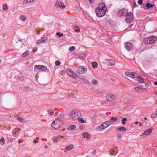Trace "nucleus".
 I'll use <instances>...</instances> for the list:
<instances>
[{
    "instance_id": "f257e3e1",
    "label": "nucleus",
    "mask_w": 157,
    "mask_h": 157,
    "mask_svg": "<svg viewBox=\"0 0 157 157\" xmlns=\"http://www.w3.org/2000/svg\"><path fill=\"white\" fill-rule=\"evenodd\" d=\"M106 9V8L104 4L102 3L100 4L98 9L95 10L96 15L100 17L103 16L105 13Z\"/></svg>"
},
{
    "instance_id": "f03ea898",
    "label": "nucleus",
    "mask_w": 157,
    "mask_h": 157,
    "mask_svg": "<svg viewBox=\"0 0 157 157\" xmlns=\"http://www.w3.org/2000/svg\"><path fill=\"white\" fill-rule=\"evenodd\" d=\"M63 121L59 118L56 119L52 123V126L54 128H57L63 125Z\"/></svg>"
},
{
    "instance_id": "7ed1b4c3",
    "label": "nucleus",
    "mask_w": 157,
    "mask_h": 157,
    "mask_svg": "<svg viewBox=\"0 0 157 157\" xmlns=\"http://www.w3.org/2000/svg\"><path fill=\"white\" fill-rule=\"evenodd\" d=\"M80 113L77 110H74L71 112L70 114V117L73 120H77L81 117Z\"/></svg>"
},
{
    "instance_id": "20e7f679",
    "label": "nucleus",
    "mask_w": 157,
    "mask_h": 157,
    "mask_svg": "<svg viewBox=\"0 0 157 157\" xmlns=\"http://www.w3.org/2000/svg\"><path fill=\"white\" fill-rule=\"evenodd\" d=\"M157 38L154 36H151L144 40V42L145 43L151 44L155 42L157 40Z\"/></svg>"
},
{
    "instance_id": "39448f33",
    "label": "nucleus",
    "mask_w": 157,
    "mask_h": 157,
    "mask_svg": "<svg viewBox=\"0 0 157 157\" xmlns=\"http://www.w3.org/2000/svg\"><path fill=\"white\" fill-rule=\"evenodd\" d=\"M111 124L110 121H107L102 123L99 126L97 127V129L98 131H101L107 128Z\"/></svg>"
},
{
    "instance_id": "423d86ee",
    "label": "nucleus",
    "mask_w": 157,
    "mask_h": 157,
    "mask_svg": "<svg viewBox=\"0 0 157 157\" xmlns=\"http://www.w3.org/2000/svg\"><path fill=\"white\" fill-rule=\"evenodd\" d=\"M125 16V20L127 23H130L133 19V16L132 13L131 12H126Z\"/></svg>"
},
{
    "instance_id": "0eeeda50",
    "label": "nucleus",
    "mask_w": 157,
    "mask_h": 157,
    "mask_svg": "<svg viewBox=\"0 0 157 157\" xmlns=\"http://www.w3.org/2000/svg\"><path fill=\"white\" fill-rule=\"evenodd\" d=\"M77 70L79 74H83L86 73L87 69L85 66H80L77 68Z\"/></svg>"
},
{
    "instance_id": "6e6552de",
    "label": "nucleus",
    "mask_w": 157,
    "mask_h": 157,
    "mask_svg": "<svg viewBox=\"0 0 157 157\" xmlns=\"http://www.w3.org/2000/svg\"><path fill=\"white\" fill-rule=\"evenodd\" d=\"M106 98L107 99V101L110 102L113 101L115 100V96L111 94L106 95Z\"/></svg>"
},
{
    "instance_id": "1a4fd4ad",
    "label": "nucleus",
    "mask_w": 157,
    "mask_h": 157,
    "mask_svg": "<svg viewBox=\"0 0 157 157\" xmlns=\"http://www.w3.org/2000/svg\"><path fill=\"white\" fill-rule=\"evenodd\" d=\"M124 45L125 49L129 51L132 50V44L131 43L127 42L126 43H124Z\"/></svg>"
},
{
    "instance_id": "9d476101",
    "label": "nucleus",
    "mask_w": 157,
    "mask_h": 157,
    "mask_svg": "<svg viewBox=\"0 0 157 157\" xmlns=\"http://www.w3.org/2000/svg\"><path fill=\"white\" fill-rule=\"evenodd\" d=\"M66 71L67 74L69 76H72L73 78H77V75L71 69H68Z\"/></svg>"
},
{
    "instance_id": "9b49d317",
    "label": "nucleus",
    "mask_w": 157,
    "mask_h": 157,
    "mask_svg": "<svg viewBox=\"0 0 157 157\" xmlns=\"http://www.w3.org/2000/svg\"><path fill=\"white\" fill-rule=\"evenodd\" d=\"M125 74L126 75L132 78H135L136 76V74L135 72H130L127 71L125 72Z\"/></svg>"
},
{
    "instance_id": "f8f14e48",
    "label": "nucleus",
    "mask_w": 157,
    "mask_h": 157,
    "mask_svg": "<svg viewBox=\"0 0 157 157\" xmlns=\"http://www.w3.org/2000/svg\"><path fill=\"white\" fill-rule=\"evenodd\" d=\"M35 67L38 70H40L41 71H45L47 69V68L46 67L43 65H37L35 66Z\"/></svg>"
},
{
    "instance_id": "ddd939ff",
    "label": "nucleus",
    "mask_w": 157,
    "mask_h": 157,
    "mask_svg": "<svg viewBox=\"0 0 157 157\" xmlns=\"http://www.w3.org/2000/svg\"><path fill=\"white\" fill-rule=\"evenodd\" d=\"M127 11L124 9H122V10H120L118 12V15L120 16H123L125 15L126 14V12H127Z\"/></svg>"
},
{
    "instance_id": "4468645a",
    "label": "nucleus",
    "mask_w": 157,
    "mask_h": 157,
    "mask_svg": "<svg viewBox=\"0 0 157 157\" xmlns=\"http://www.w3.org/2000/svg\"><path fill=\"white\" fill-rule=\"evenodd\" d=\"M139 86L143 89H145L149 87V85L146 84L144 82H140L139 84Z\"/></svg>"
},
{
    "instance_id": "2eb2a0df",
    "label": "nucleus",
    "mask_w": 157,
    "mask_h": 157,
    "mask_svg": "<svg viewBox=\"0 0 157 157\" xmlns=\"http://www.w3.org/2000/svg\"><path fill=\"white\" fill-rule=\"evenodd\" d=\"M55 5L57 7H59L61 9H63L64 8V4L60 2H57L55 4Z\"/></svg>"
},
{
    "instance_id": "dca6fc26",
    "label": "nucleus",
    "mask_w": 157,
    "mask_h": 157,
    "mask_svg": "<svg viewBox=\"0 0 157 157\" xmlns=\"http://www.w3.org/2000/svg\"><path fill=\"white\" fill-rule=\"evenodd\" d=\"M46 37H42L40 39L38 40L36 43L37 44H40L41 43H43L46 41Z\"/></svg>"
},
{
    "instance_id": "f3484780",
    "label": "nucleus",
    "mask_w": 157,
    "mask_h": 157,
    "mask_svg": "<svg viewBox=\"0 0 157 157\" xmlns=\"http://www.w3.org/2000/svg\"><path fill=\"white\" fill-rule=\"evenodd\" d=\"M152 129L151 128H149L146 130L143 134L145 135H149L151 132H152Z\"/></svg>"
},
{
    "instance_id": "a211bd4d",
    "label": "nucleus",
    "mask_w": 157,
    "mask_h": 157,
    "mask_svg": "<svg viewBox=\"0 0 157 157\" xmlns=\"http://www.w3.org/2000/svg\"><path fill=\"white\" fill-rule=\"evenodd\" d=\"M126 128L124 127H118L116 129V131L117 132L118 131H126Z\"/></svg>"
},
{
    "instance_id": "6ab92c4d",
    "label": "nucleus",
    "mask_w": 157,
    "mask_h": 157,
    "mask_svg": "<svg viewBox=\"0 0 157 157\" xmlns=\"http://www.w3.org/2000/svg\"><path fill=\"white\" fill-rule=\"evenodd\" d=\"M107 63L111 66L114 65L115 64V63L113 60L108 59L107 61Z\"/></svg>"
},
{
    "instance_id": "aec40b11",
    "label": "nucleus",
    "mask_w": 157,
    "mask_h": 157,
    "mask_svg": "<svg viewBox=\"0 0 157 157\" xmlns=\"http://www.w3.org/2000/svg\"><path fill=\"white\" fill-rule=\"evenodd\" d=\"M60 137L63 138V137H61L60 136H58L55 137L53 139V142H54V143H57L58 142V140L60 139Z\"/></svg>"
},
{
    "instance_id": "412c9836",
    "label": "nucleus",
    "mask_w": 157,
    "mask_h": 157,
    "mask_svg": "<svg viewBox=\"0 0 157 157\" xmlns=\"http://www.w3.org/2000/svg\"><path fill=\"white\" fill-rule=\"evenodd\" d=\"M157 117V109L154 113H152L151 115V117L152 118Z\"/></svg>"
},
{
    "instance_id": "4be33fe9",
    "label": "nucleus",
    "mask_w": 157,
    "mask_h": 157,
    "mask_svg": "<svg viewBox=\"0 0 157 157\" xmlns=\"http://www.w3.org/2000/svg\"><path fill=\"white\" fill-rule=\"evenodd\" d=\"M136 80H137L139 81H140V82H144V79L141 77L140 76H137L136 77Z\"/></svg>"
},
{
    "instance_id": "5701e85b",
    "label": "nucleus",
    "mask_w": 157,
    "mask_h": 157,
    "mask_svg": "<svg viewBox=\"0 0 157 157\" xmlns=\"http://www.w3.org/2000/svg\"><path fill=\"white\" fill-rule=\"evenodd\" d=\"M146 8L147 10H149V9L153 7V6L152 4L147 3L146 4Z\"/></svg>"
},
{
    "instance_id": "b1692460",
    "label": "nucleus",
    "mask_w": 157,
    "mask_h": 157,
    "mask_svg": "<svg viewBox=\"0 0 157 157\" xmlns=\"http://www.w3.org/2000/svg\"><path fill=\"white\" fill-rule=\"evenodd\" d=\"M73 147V145L71 144H70L68 146H67L66 147V150L67 151H70Z\"/></svg>"
},
{
    "instance_id": "393cba45",
    "label": "nucleus",
    "mask_w": 157,
    "mask_h": 157,
    "mask_svg": "<svg viewBox=\"0 0 157 157\" xmlns=\"http://www.w3.org/2000/svg\"><path fill=\"white\" fill-rule=\"evenodd\" d=\"M78 56L80 59H84L86 57V55L84 53L79 54L78 55Z\"/></svg>"
},
{
    "instance_id": "a878e982",
    "label": "nucleus",
    "mask_w": 157,
    "mask_h": 157,
    "mask_svg": "<svg viewBox=\"0 0 157 157\" xmlns=\"http://www.w3.org/2000/svg\"><path fill=\"white\" fill-rule=\"evenodd\" d=\"M29 54L28 51L27 50L25 52L22 54V56L24 57H25L26 56H29Z\"/></svg>"
},
{
    "instance_id": "bb28decb",
    "label": "nucleus",
    "mask_w": 157,
    "mask_h": 157,
    "mask_svg": "<svg viewBox=\"0 0 157 157\" xmlns=\"http://www.w3.org/2000/svg\"><path fill=\"white\" fill-rule=\"evenodd\" d=\"M48 113L51 115H52L53 114V110L51 109H48L47 110Z\"/></svg>"
},
{
    "instance_id": "cd10ccee",
    "label": "nucleus",
    "mask_w": 157,
    "mask_h": 157,
    "mask_svg": "<svg viewBox=\"0 0 157 157\" xmlns=\"http://www.w3.org/2000/svg\"><path fill=\"white\" fill-rule=\"evenodd\" d=\"M78 120V121L79 122L81 123H85L86 122V121L83 120L82 118H79L78 119H77Z\"/></svg>"
},
{
    "instance_id": "c85d7f7f",
    "label": "nucleus",
    "mask_w": 157,
    "mask_h": 157,
    "mask_svg": "<svg viewBox=\"0 0 157 157\" xmlns=\"http://www.w3.org/2000/svg\"><path fill=\"white\" fill-rule=\"evenodd\" d=\"M17 119L18 121H20L21 122L25 123V122L24 119H23V118L20 117H17Z\"/></svg>"
},
{
    "instance_id": "c756f323",
    "label": "nucleus",
    "mask_w": 157,
    "mask_h": 157,
    "mask_svg": "<svg viewBox=\"0 0 157 157\" xmlns=\"http://www.w3.org/2000/svg\"><path fill=\"white\" fill-rule=\"evenodd\" d=\"M24 91L26 92L31 90V89L29 87H25L23 89Z\"/></svg>"
},
{
    "instance_id": "7c9ffc66",
    "label": "nucleus",
    "mask_w": 157,
    "mask_h": 157,
    "mask_svg": "<svg viewBox=\"0 0 157 157\" xmlns=\"http://www.w3.org/2000/svg\"><path fill=\"white\" fill-rule=\"evenodd\" d=\"M34 0H24L23 3H30L33 2Z\"/></svg>"
},
{
    "instance_id": "2f4dec72",
    "label": "nucleus",
    "mask_w": 157,
    "mask_h": 157,
    "mask_svg": "<svg viewBox=\"0 0 157 157\" xmlns=\"http://www.w3.org/2000/svg\"><path fill=\"white\" fill-rule=\"evenodd\" d=\"M83 134L84 137L86 138L89 137L90 136V134L87 132L84 133Z\"/></svg>"
},
{
    "instance_id": "473e14b6",
    "label": "nucleus",
    "mask_w": 157,
    "mask_h": 157,
    "mask_svg": "<svg viewBox=\"0 0 157 157\" xmlns=\"http://www.w3.org/2000/svg\"><path fill=\"white\" fill-rule=\"evenodd\" d=\"M92 66L94 68H96L97 67L98 64L96 62H94L93 63Z\"/></svg>"
},
{
    "instance_id": "72a5a7b5",
    "label": "nucleus",
    "mask_w": 157,
    "mask_h": 157,
    "mask_svg": "<svg viewBox=\"0 0 157 157\" xmlns=\"http://www.w3.org/2000/svg\"><path fill=\"white\" fill-rule=\"evenodd\" d=\"M127 118H123L122 120V124H125L126 123L125 122V121H127Z\"/></svg>"
},
{
    "instance_id": "f704fd0d",
    "label": "nucleus",
    "mask_w": 157,
    "mask_h": 157,
    "mask_svg": "<svg viewBox=\"0 0 157 157\" xmlns=\"http://www.w3.org/2000/svg\"><path fill=\"white\" fill-rule=\"evenodd\" d=\"M20 18L23 21H25L26 20V17L24 15L21 16L20 17Z\"/></svg>"
},
{
    "instance_id": "c9c22d12",
    "label": "nucleus",
    "mask_w": 157,
    "mask_h": 157,
    "mask_svg": "<svg viewBox=\"0 0 157 157\" xmlns=\"http://www.w3.org/2000/svg\"><path fill=\"white\" fill-rule=\"evenodd\" d=\"M75 31L77 32H78L79 31V29L78 27V26H75L74 27Z\"/></svg>"
},
{
    "instance_id": "e433bc0d",
    "label": "nucleus",
    "mask_w": 157,
    "mask_h": 157,
    "mask_svg": "<svg viewBox=\"0 0 157 157\" xmlns=\"http://www.w3.org/2000/svg\"><path fill=\"white\" fill-rule=\"evenodd\" d=\"M75 49V47L74 46L70 47L69 48V50L71 51H72Z\"/></svg>"
},
{
    "instance_id": "4c0bfd02",
    "label": "nucleus",
    "mask_w": 157,
    "mask_h": 157,
    "mask_svg": "<svg viewBox=\"0 0 157 157\" xmlns=\"http://www.w3.org/2000/svg\"><path fill=\"white\" fill-rule=\"evenodd\" d=\"M82 82L84 84H88L89 83V81L87 80L84 79L82 80Z\"/></svg>"
},
{
    "instance_id": "58836bf2",
    "label": "nucleus",
    "mask_w": 157,
    "mask_h": 157,
    "mask_svg": "<svg viewBox=\"0 0 157 157\" xmlns=\"http://www.w3.org/2000/svg\"><path fill=\"white\" fill-rule=\"evenodd\" d=\"M5 140L4 138H2L0 140V143L2 144H3L5 143Z\"/></svg>"
},
{
    "instance_id": "ea45409f",
    "label": "nucleus",
    "mask_w": 157,
    "mask_h": 157,
    "mask_svg": "<svg viewBox=\"0 0 157 157\" xmlns=\"http://www.w3.org/2000/svg\"><path fill=\"white\" fill-rule=\"evenodd\" d=\"M76 128V126L75 125H72L70 126L69 127V128L71 130H73V129H75Z\"/></svg>"
},
{
    "instance_id": "a19ab883",
    "label": "nucleus",
    "mask_w": 157,
    "mask_h": 157,
    "mask_svg": "<svg viewBox=\"0 0 157 157\" xmlns=\"http://www.w3.org/2000/svg\"><path fill=\"white\" fill-rule=\"evenodd\" d=\"M60 63H61L59 61H58V60H57V61H56L55 62V64L57 66L59 65H60Z\"/></svg>"
},
{
    "instance_id": "79ce46f5",
    "label": "nucleus",
    "mask_w": 157,
    "mask_h": 157,
    "mask_svg": "<svg viewBox=\"0 0 157 157\" xmlns=\"http://www.w3.org/2000/svg\"><path fill=\"white\" fill-rule=\"evenodd\" d=\"M117 120V118L116 117H112L110 119V120L113 122L116 121Z\"/></svg>"
},
{
    "instance_id": "37998d69",
    "label": "nucleus",
    "mask_w": 157,
    "mask_h": 157,
    "mask_svg": "<svg viewBox=\"0 0 157 157\" xmlns=\"http://www.w3.org/2000/svg\"><path fill=\"white\" fill-rule=\"evenodd\" d=\"M98 83V82L97 80H93L92 81V84L93 85L97 84Z\"/></svg>"
},
{
    "instance_id": "c03bdc74",
    "label": "nucleus",
    "mask_w": 157,
    "mask_h": 157,
    "mask_svg": "<svg viewBox=\"0 0 157 157\" xmlns=\"http://www.w3.org/2000/svg\"><path fill=\"white\" fill-rule=\"evenodd\" d=\"M135 90L139 92H141L142 90L141 89H140L139 87H136L135 88Z\"/></svg>"
},
{
    "instance_id": "a18cd8bd",
    "label": "nucleus",
    "mask_w": 157,
    "mask_h": 157,
    "mask_svg": "<svg viewBox=\"0 0 157 157\" xmlns=\"http://www.w3.org/2000/svg\"><path fill=\"white\" fill-rule=\"evenodd\" d=\"M142 121L144 122V123H146V124H147V118H144L142 120Z\"/></svg>"
},
{
    "instance_id": "49530a36",
    "label": "nucleus",
    "mask_w": 157,
    "mask_h": 157,
    "mask_svg": "<svg viewBox=\"0 0 157 157\" xmlns=\"http://www.w3.org/2000/svg\"><path fill=\"white\" fill-rule=\"evenodd\" d=\"M19 130V129H17V128H15L13 131V133H15V134H16V132L18 133Z\"/></svg>"
},
{
    "instance_id": "de8ad7c7",
    "label": "nucleus",
    "mask_w": 157,
    "mask_h": 157,
    "mask_svg": "<svg viewBox=\"0 0 157 157\" xmlns=\"http://www.w3.org/2000/svg\"><path fill=\"white\" fill-rule=\"evenodd\" d=\"M7 8V5L6 4H4L3 6V10H6Z\"/></svg>"
},
{
    "instance_id": "09e8293b",
    "label": "nucleus",
    "mask_w": 157,
    "mask_h": 157,
    "mask_svg": "<svg viewBox=\"0 0 157 157\" xmlns=\"http://www.w3.org/2000/svg\"><path fill=\"white\" fill-rule=\"evenodd\" d=\"M56 35L59 36V37H61V36H63V34L62 33L60 34L59 33H56Z\"/></svg>"
},
{
    "instance_id": "8fccbe9b",
    "label": "nucleus",
    "mask_w": 157,
    "mask_h": 157,
    "mask_svg": "<svg viewBox=\"0 0 157 157\" xmlns=\"http://www.w3.org/2000/svg\"><path fill=\"white\" fill-rule=\"evenodd\" d=\"M143 0H138V3L139 5H141L142 3Z\"/></svg>"
},
{
    "instance_id": "3c124183",
    "label": "nucleus",
    "mask_w": 157,
    "mask_h": 157,
    "mask_svg": "<svg viewBox=\"0 0 157 157\" xmlns=\"http://www.w3.org/2000/svg\"><path fill=\"white\" fill-rule=\"evenodd\" d=\"M17 77L19 78V79L21 80H22L24 79V77L22 76H18Z\"/></svg>"
},
{
    "instance_id": "603ef678",
    "label": "nucleus",
    "mask_w": 157,
    "mask_h": 157,
    "mask_svg": "<svg viewBox=\"0 0 157 157\" xmlns=\"http://www.w3.org/2000/svg\"><path fill=\"white\" fill-rule=\"evenodd\" d=\"M38 142V140H37V139H36L35 140H34L33 141V143H35V144H36Z\"/></svg>"
},
{
    "instance_id": "864d4df0",
    "label": "nucleus",
    "mask_w": 157,
    "mask_h": 157,
    "mask_svg": "<svg viewBox=\"0 0 157 157\" xmlns=\"http://www.w3.org/2000/svg\"><path fill=\"white\" fill-rule=\"evenodd\" d=\"M23 141V140L21 139H19L18 140V142L19 143H20L22 142Z\"/></svg>"
},
{
    "instance_id": "5fc2aeb1",
    "label": "nucleus",
    "mask_w": 157,
    "mask_h": 157,
    "mask_svg": "<svg viewBox=\"0 0 157 157\" xmlns=\"http://www.w3.org/2000/svg\"><path fill=\"white\" fill-rule=\"evenodd\" d=\"M122 136L121 134H118L117 135V136L118 138H121V137Z\"/></svg>"
},
{
    "instance_id": "6e6d98bb",
    "label": "nucleus",
    "mask_w": 157,
    "mask_h": 157,
    "mask_svg": "<svg viewBox=\"0 0 157 157\" xmlns=\"http://www.w3.org/2000/svg\"><path fill=\"white\" fill-rule=\"evenodd\" d=\"M37 48H34L33 49V51L35 52L37 50Z\"/></svg>"
},
{
    "instance_id": "4d7b16f0",
    "label": "nucleus",
    "mask_w": 157,
    "mask_h": 157,
    "mask_svg": "<svg viewBox=\"0 0 157 157\" xmlns=\"http://www.w3.org/2000/svg\"><path fill=\"white\" fill-rule=\"evenodd\" d=\"M90 2V3H93V0H89Z\"/></svg>"
},
{
    "instance_id": "13d9d810",
    "label": "nucleus",
    "mask_w": 157,
    "mask_h": 157,
    "mask_svg": "<svg viewBox=\"0 0 157 157\" xmlns=\"http://www.w3.org/2000/svg\"><path fill=\"white\" fill-rule=\"evenodd\" d=\"M38 78V75H36V76H35V78L36 79V80H37V79Z\"/></svg>"
},
{
    "instance_id": "bf43d9fd",
    "label": "nucleus",
    "mask_w": 157,
    "mask_h": 157,
    "mask_svg": "<svg viewBox=\"0 0 157 157\" xmlns=\"http://www.w3.org/2000/svg\"><path fill=\"white\" fill-rule=\"evenodd\" d=\"M64 73V71H61V72H60V74H63Z\"/></svg>"
},
{
    "instance_id": "052dcab7",
    "label": "nucleus",
    "mask_w": 157,
    "mask_h": 157,
    "mask_svg": "<svg viewBox=\"0 0 157 157\" xmlns=\"http://www.w3.org/2000/svg\"><path fill=\"white\" fill-rule=\"evenodd\" d=\"M154 84L155 85L157 86V81H156L154 82Z\"/></svg>"
},
{
    "instance_id": "680f3d73",
    "label": "nucleus",
    "mask_w": 157,
    "mask_h": 157,
    "mask_svg": "<svg viewBox=\"0 0 157 157\" xmlns=\"http://www.w3.org/2000/svg\"><path fill=\"white\" fill-rule=\"evenodd\" d=\"M138 123H139V122H138L136 121L135 122V124H138Z\"/></svg>"
},
{
    "instance_id": "e2e57ef3",
    "label": "nucleus",
    "mask_w": 157,
    "mask_h": 157,
    "mask_svg": "<svg viewBox=\"0 0 157 157\" xmlns=\"http://www.w3.org/2000/svg\"><path fill=\"white\" fill-rule=\"evenodd\" d=\"M142 124L140 122H139V125L140 126H142Z\"/></svg>"
},
{
    "instance_id": "0e129e2a",
    "label": "nucleus",
    "mask_w": 157,
    "mask_h": 157,
    "mask_svg": "<svg viewBox=\"0 0 157 157\" xmlns=\"http://www.w3.org/2000/svg\"><path fill=\"white\" fill-rule=\"evenodd\" d=\"M133 25V24H131L130 26H129V28H131L132 27Z\"/></svg>"
},
{
    "instance_id": "69168bd1",
    "label": "nucleus",
    "mask_w": 157,
    "mask_h": 157,
    "mask_svg": "<svg viewBox=\"0 0 157 157\" xmlns=\"http://www.w3.org/2000/svg\"><path fill=\"white\" fill-rule=\"evenodd\" d=\"M47 147H48V146H44V148H47Z\"/></svg>"
},
{
    "instance_id": "338daca9",
    "label": "nucleus",
    "mask_w": 157,
    "mask_h": 157,
    "mask_svg": "<svg viewBox=\"0 0 157 157\" xmlns=\"http://www.w3.org/2000/svg\"><path fill=\"white\" fill-rule=\"evenodd\" d=\"M1 63V60L0 59V63Z\"/></svg>"
}]
</instances>
